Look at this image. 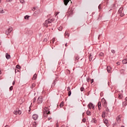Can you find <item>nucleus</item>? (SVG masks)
Instances as JSON below:
<instances>
[{"label": "nucleus", "instance_id": "nucleus-1", "mask_svg": "<svg viewBox=\"0 0 127 127\" xmlns=\"http://www.w3.org/2000/svg\"><path fill=\"white\" fill-rule=\"evenodd\" d=\"M73 11H74V9H72V8H69L66 13L67 16H72L73 14Z\"/></svg>", "mask_w": 127, "mask_h": 127}, {"label": "nucleus", "instance_id": "nucleus-2", "mask_svg": "<svg viewBox=\"0 0 127 127\" xmlns=\"http://www.w3.org/2000/svg\"><path fill=\"white\" fill-rule=\"evenodd\" d=\"M118 12L119 14H120V15L121 16V17L125 16V13H124V8L123 7L120 8Z\"/></svg>", "mask_w": 127, "mask_h": 127}, {"label": "nucleus", "instance_id": "nucleus-3", "mask_svg": "<svg viewBox=\"0 0 127 127\" xmlns=\"http://www.w3.org/2000/svg\"><path fill=\"white\" fill-rule=\"evenodd\" d=\"M12 27H10L6 31L5 34L6 35H10V33L12 32Z\"/></svg>", "mask_w": 127, "mask_h": 127}, {"label": "nucleus", "instance_id": "nucleus-4", "mask_svg": "<svg viewBox=\"0 0 127 127\" xmlns=\"http://www.w3.org/2000/svg\"><path fill=\"white\" fill-rule=\"evenodd\" d=\"M52 21H54V19H49L48 20H46L45 21V24L47 25V24H49V23H51V22H52Z\"/></svg>", "mask_w": 127, "mask_h": 127}, {"label": "nucleus", "instance_id": "nucleus-5", "mask_svg": "<svg viewBox=\"0 0 127 127\" xmlns=\"http://www.w3.org/2000/svg\"><path fill=\"white\" fill-rule=\"evenodd\" d=\"M38 104H42V96H39L37 100Z\"/></svg>", "mask_w": 127, "mask_h": 127}, {"label": "nucleus", "instance_id": "nucleus-6", "mask_svg": "<svg viewBox=\"0 0 127 127\" xmlns=\"http://www.w3.org/2000/svg\"><path fill=\"white\" fill-rule=\"evenodd\" d=\"M121 119H122V115H119L118 117H117L116 120L118 124L121 123Z\"/></svg>", "mask_w": 127, "mask_h": 127}, {"label": "nucleus", "instance_id": "nucleus-7", "mask_svg": "<svg viewBox=\"0 0 127 127\" xmlns=\"http://www.w3.org/2000/svg\"><path fill=\"white\" fill-rule=\"evenodd\" d=\"M103 122L106 124V127H109V126H110V124L108 123L109 121L107 119H104Z\"/></svg>", "mask_w": 127, "mask_h": 127}, {"label": "nucleus", "instance_id": "nucleus-8", "mask_svg": "<svg viewBox=\"0 0 127 127\" xmlns=\"http://www.w3.org/2000/svg\"><path fill=\"white\" fill-rule=\"evenodd\" d=\"M67 91H68L67 95L68 97H70V96H71V94H72V92H71V88H70V87H67Z\"/></svg>", "mask_w": 127, "mask_h": 127}, {"label": "nucleus", "instance_id": "nucleus-9", "mask_svg": "<svg viewBox=\"0 0 127 127\" xmlns=\"http://www.w3.org/2000/svg\"><path fill=\"white\" fill-rule=\"evenodd\" d=\"M32 119H33V120L35 121L38 119V115H37V114H34L32 116Z\"/></svg>", "mask_w": 127, "mask_h": 127}, {"label": "nucleus", "instance_id": "nucleus-10", "mask_svg": "<svg viewBox=\"0 0 127 127\" xmlns=\"http://www.w3.org/2000/svg\"><path fill=\"white\" fill-rule=\"evenodd\" d=\"M88 107L89 109H91V108H92V109H94V108H95V107L94 106V105H93L92 103H90L88 105Z\"/></svg>", "mask_w": 127, "mask_h": 127}, {"label": "nucleus", "instance_id": "nucleus-11", "mask_svg": "<svg viewBox=\"0 0 127 127\" xmlns=\"http://www.w3.org/2000/svg\"><path fill=\"white\" fill-rule=\"evenodd\" d=\"M70 1H71V0H63L64 5H67V4H68V2Z\"/></svg>", "mask_w": 127, "mask_h": 127}, {"label": "nucleus", "instance_id": "nucleus-12", "mask_svg": "<svg viewBox=\"0 0 127 127\" xmlns=\"http://www.w3.org/2000/svg\"><path fill=\"white\" fill-rule=\"evenodd\" d=\"M98 56H99L100 58H102V57H104L105 55L103 52H100L98 54Z\"/></svg>", "mask_w": 127, "mask_h": 127}, {"label": "nucleus", "instance_id": "nucleus-13", "mask_svg": "<svg viewBox=\"0 0 127 127\" xmlns=\"http://www.w3.org/2000/svg\"><path fill=\"white\" fill-rule=\"evenodd\" d=\"M5 57L6 59H10V55H9V54H8V53H6L5 55Z\"/></svg>", "mask_w": 127, "mask_h": 127}, {"label": "nucleus", "instance_id": "nucleus-14", "mask_svg": "<svg viewBox=\"0 0 127 127\" xmlns=\"http://www.w3.org/2000/svg\"><path fill=\"white\" fill-rule=\"evenodd\" d=\"M122 62H123V64H127V58L123 60Z\"/></svg>", "mask_w": 127, "mask_h": 127}, {"label": "nucleus", "instance_id": "nucleus-15", "mask_svg": "<svg viewBox=\"0 0 127 127\" xmlns=\"http://www.w3.org/2000/svg\"><path fill=\"white\" fill-rule=\"evenodd\" d=\"M56 84V79H55L53 81V83L52 84V87H54V86H55Z\"/></svg>", "mask_w": 127, "mask_h": 127}, {"label": "nucleus", "instance_id": "nucleus-16", "mask_svg": "<svg viewBox=\"0 0 127 127\" xmlns=\"http://www.w3.org/2000/svg\"><path fill=\"white\" fill-rule=\"evenodd\" d=\"M127 97L125 98V102H123V105H124V106H127Z\"/></svg>", "mask_w": 127, "mask_h": 127}, {"label": "nucleus", "instance_id": "nucleus-17", "mask_svg": "<svg viewBox=\"0 0 127 127\" xmlns=\"http://www.w3.org/2000/svg\"><path fill=\"white\" fill-rule=\"evenodd\" d=\"M36 78H37V75L36 74H35L33 75V77L32 78V80H35V79H36Z\"/></svg>", "mask_w": 127, "mask_h": 127}, {"label": "nucleus", "instance_id": "nucleus-18", "mask_svg": "<svg viewBox=\"0 0 127 127\" xmlns=\"http://www.w3.org/2000/svg\"><path fill=\"white\" fill-rule=\"evenodd\" d=\"M18 109H17L16 111H14V115H17V114H18Z\"/></svg>", "mask_w": 127, "mask_h": 127}, {"label": "nucleus", "instance_id": "nucleus-19", "mask_svg": "<svg viewBox=\"0 0 127 127\" xmlns=\"http://www.w3.org/2000/svg\"><path fill=\"white\" fill-rule=\"evenodd\" d=\"M91 112H90L89 111H87L86 112V114L87 115V116H91Z\"/></svg>", "mask_w": 127, "mask_h": 127}, {"label": "nucleus", "instance_id": "nucleus-20", "mask_svg": "<svg viewBox=\"0 0 127 127\" xmlns=\"http://www.w3.org/2000/svg\"><path fill=\"white\" fill-rule=\"evenodd\" d=\"M105 114H106V112L103 111V112H102V118H105Z\"/></svg>", "mask_w": 127, "mask_h": 127}, {"label": "nucleus", "instance_id": "nucleus-21", "mask_svg": "<svg viewBox=\"0 0 127 127\" xmlns=\"http://www.w3.org/2000/svg\"><path fill=\"white\" fill-rule=\"evenodd\" d=\"M63 29V27H62V26H61L58 28V30H59V31H62Z\"/></svg>", "mask_w": 127, "mask_h": 127}, {"label": "nucleus", "instance_id": "nucleus-22", "mask_svg": "<svg viewBox=\"0 0 127 127\" xmlns=\"http://www.w3.org/2000/svg\"><path fill=\"white\" fill-rule=\"evenodd\" d=\"M98 8H99V10H101V9H102V4H100L99 5Z\"/></svg>", "mask_w": 127, "mask_h": 127}, {"label": "nucleus", "instance_id": "nucleus-23", "mask_svg": "<svg viewBox=\"0 0 127 127\" xmlns=\"http://www.w3.org/2000/svg\"><path fill=\"white\" fill-rule=\"evenodd\" d=\"M34 87H35V83H33V84H32V86H31V89L34 88Z\"/></svg>", "mask_w": 127, "mask_h": 127}, {"label": "nucleus", "instance_id": "nucleus-24", "mask_svg": "<svg viewBox=\"0 0 127 127\" xmlns=\"http://www.w3.org/2000/svg\"><path fill=\"white\" fill-rule=\"evenodd\" d=\"M16 68H17V69H20L21 67H20V65H19V64H17V65H16Z\"/></svg>", "mask_w": 127, "mask_h": 127}, {"label": "nucleus", "instance_id": "nucleus-25", "mask_svg": "<svg viewBox=\"0 0 127 127\" xmlns=\"http://www.w3.org/2000/svg\"><path fill=\"white\" fill-rule=\"evenodd\" d=\"M90 79H91V78H90L89 76H88V77H87V78H86V81H87V82H88V83H89V82H90Z\"/></svg>", "mask_w": 127, "mask_h": 127}, {"label": "nucleus", "instance_id": "nucleus-26", "mask_svg": "<svg viewBox=\"0 0 127 127\" xmlns=\"http://www.w3.org/2000/svg\"><path fill=\"white\" fill-rule=\"evenodd\" d=\"M98 107H102V105L101 104V102H99L97 104Z\"/></svg>", "mask_w": 127, "mask_h": 127}, {"label": "nucleus", "instance_id": "nucleus-27", "mask_svg": "<svg viewBox=\"0 0 127 127\" xmlns=\"http://www.w3.org/2000/svg\"><path fill=\"white\" fill-rule=\"evenodd\" d=\"M107 69L108 72H110V69H111V67L108 66L107 67Z\"/></svg>", "mask_w": 127, "mask_h": 127}, {"label": "nucleus", "instance_id": "nucleus-28", "mask_svg": "<svg viewBox=\"0 0 127 127\" xmlns=\"http://www.w3.org/2000/svg\"><path fill=\"white\" fill-rule=\"evenodd\" d=\"M65 35H66L68 37H69V33H68L67 32V31H65Z\"/></svg>", "mask_w": 127, "mask_h": 127}, {"label": "nucleus", "instance_id": "nucleus-29", "mask_svg": "<svg viewBox=\"0 0 127 127\" xmlns=\"http://www.w3.org/2000/svg\"><path fill=\"white\" fill-rule=\"evenodd\" d=\"M18 115H21V111L18 109Z\"/></svg>", "mask_w": 127, "mask_h": 127}, {"label": "nucleus", "instance_id": "nucleus-30", "mask_svg": "<svg viewBox=\"0 0 127 127\" xmlns=\"http://www.w3.org/2000/svg\"><path fill=\"white\" fill-rule=\"evenodd\" d=\"M118 98L119 99H122L123 98V95H122V94H119Z\"/></svg>", "mask_w": 127, "mask_h": 127}, {"label": "nucleus", "instance_id": "nucleus-31", "mask_svg": "<svg viewBox=\"0 0 127 127\" xmlns=\"http://www.w3.org/2000/svg\"><path fill=\"white\" fill-rule=\"evenodd\" d=\"M0 13H4V10L0 9Z\"/></svg>", "mask_w": 127, "mask_h": 127}, {"label": "nucleus", "instance_id": "nucleus-32", "mask_svg": "<svg viewBox=\"0 0 127 127\" xmlns=\"http://www.w3.org/2000/svg\"><path fill=\"white\" fill-rule=\"evenodd\" d=\"M89 61H92V55H90L89 57Z\"/></svg>", "mask_w": 127, "mask_h": 127}, {"label": "nucleus", "instance_id": "nucleus-33", "mask_svg": "<svg viewBox=\"0 0 127 127\" xmlns=\"http://www.w3.org/2000/svg\"><path fill=\"white\" fill-rule=\"evenodd\" d=\"M25 19H28V18H29V17L28 16V15H26L24 17Z\"/></svg>", "mask_w": 127, "mask_h": 127}, {"label": "nucleus", "instance_id": "nucleus-34", "mask_svg": "<svg viewBox=\"0 0 127 127\" xmlns=\"http://www.w3.org/2000/svg\"><path fill=\"white\" fill-rule=\"evenodd\" d=\"M111 52L112 53H113V54H115V53H116V51L114 50H111Z\"/></svg>", "mask_w": 127, "mask_h": 127}, {"label": "nucleus", "instance_id": "nucleus-35", "mask_svg": "<svg viewBox=\"0 0 127 127\" xmlns=\"http://www.w3.org/2000/svg\"><path fill=\"white\" fill-rule=\"evenodd\" d=\"M84 90H85V88H84L83 87H82L81 88H80V91L81 92H83V91H84Z\"/></svg>", "mask_w": 127, "mask_h": 127}, {"label": "nucleus", "instance_id": "nucleus-36", "mask_svg": "<svg viewBox=\"0 0 127 127\" xmlns=\"http://www.w3.org/2000/svg\"><path fill=\"white\" fill-rule=\"evenodd\" d=\"M75 61H78V60H79V57H75Z\"/></svg>", "mask_w": 127, "mask_h": 127}, {"label": "nucleus", "instance_id": "nucleus-37", "mask_svg": "<svg viewBox=\"0 0 127 127\" xmlns=\"http://www.w3.org/2000/svg\"><path fill=\"white\" fill-rule=\"evenodd\" d=\"M101 101H104L105 102H104V104H107V102H106V100H105V98H102V99H101Z\"/></svg>", "mask_w": 127, "mask_h": 127}, {"label": "nucleus", "instance_id": "nucleus-38", "mask_svg": "<svg viewBox=\"0 0 127 127\" xmlns=\"http://www.w3.org/2000/svg\"><path fill=\"white\" fill-rule=\"evenodd\" d=\"M36 101V97H34L33 100V103H35Z\"/></svg>", "mask_w": 127, "mask_h": 127}, {"label": "nucleus", "instance_id": "nucleus-39", "mask_svg": "<svg viewBox=\"0 0 127 127\" xmlns=\"http://www.w3.org/2000/svg\"><path fill=\"white\" fill-rule=\"evenodd\" d=\"M83 123H86V118H83L82 119Z\"/></svg>", "mask_w": 127, "mask_h": 127}, {"label": "nucleus", "instance_id": "nucleus-40", "mask_svg": "<svg viewBox=\"0 0 127 127\" xmlns=\"http://www.w3.org/2000/svg\"><path fill=\"white\" fill-rule=\"evenodd\" d=\"M63 106H64V105H63V103H61L60 104V108H62Z\"/></svg>", "mask_w": 127, "mask_h": 127}, {"label": "nucleus", "instance_id": "nucleus-41", "mask_svg": "<svg viewBox=\"0 0 127 127\" xmlns=\"http://www.w3.org/2000/svg\"><path fill=\"white\" fill-rule=\"evenodd\" d=\"M20 2L21 3H23V2H24V0H20Z\"/></svg>", "mask_w": 127, "mask_h": 127}, {"label": "nucleus", "instance_id": "nucleus-42", "mask_svg": "<svg viewBox=\"0 0 127 127\" xmlns=\"http://www.w3.org/2000/svg\"><path fill=\"white\" fill-rule=\"evenodd\" d=\"M12 89H13V86L10 87V88H9L10 91H12Z\"/></svg>", "mask_w": 127, "mask_h": 127}, {"label": "nucleus", "instance_id": "nucleus-43", "mask_svg": "<svg viewBox=\"0 0 127 127\" xmlns=\"http://www.w3.org/2000/svg\"><path fill=\"white\" fill-rule=\"evenodd\" d=\"M44 42H47V38H45L43 40Z\"/></svg>", "mask_w": 127, "mask_h": 127}, {"label": "nucleus", "instance_id": "nucleus-44", "mask_svg": "<svg viewBox=\"0 0 127 127\" xmlns=\"http://www.w3.org/2000/svg\"><path fill=\"white\" fill-rule=\"evenodd\" d=\"M55 40H56V38H53V43H54V42L55 41Z\"/></svg>", "mask_w": 127, "mask_h": 127}, {"label": "nucleus", "instance_id": "nucleus-45", "mask_svg": "<svg viewBox=\"0 0 127 127\" xmlns=\"http://www.w3.org/2000/svg\"><path fill=\"white\" fill-rule=\"evenodd\" d=\"M7 2H10V1H12V0H6Z\"/></svg>", "mask_w": 127, "mask_h": 127}, {"label": "nucleus", "instance_id": "nucleus-46", "mask_svg": "<svg viewBox=\"0 0 127 127\" xmlns=\"http://www.w3.org/2000/svg\"><path fill=\"white\" fill-rule=\"evenodd\" d=\"M90 81H91V84H92V83H94V79H91Z\"/></svg>", "mask_w": 127, "mask_h": 127}, {"label": "nucleus", "instance_id": "nucleus-47", "mask_svg": "<svg viewBox=\"0 0 127 127\" xmlns=\"http://www.w3.org/2000/svg\"><path fill=\"white\" fill-rule=\"evenodd\" d=\"M47 115H50V111H47Z\"/></svg>", "mask_w": 127, "mask_h": 127}, {"label": "nucleus", "instance_id": "nucleus-48", "mask_svg": "<svg viewBox=\"0 0 127 127\" xmlns=\"http://www.w3.org/2000/svg\"><path fill=\"white\" fill-rule=\"evenodd\" d=\"M55 14V16H57V15L59 14V12H56Z\"/></svg>", "mask_w": 127, "mask_h": 127}, {"label": "nucleus", "instance_id": "nucleus-49", "mask_svg": "<svg viewBox=\"0 0 127 127\" xmlns=\"http://www.w3.org/2000/svg\"><path fill=\"white\" fill-rule=\"evenodd\" d=\"M103 95H104V94H103V92H102L100 93V96H101V97H103Z\"/></svg>", "mask_w": 127, "mask_h": 127}, {"label": "nucleus", "instance_id": "nucleus-50", "mask_svg": "<svg viewBox=\"0 0 127 127\" xmlns=\"http://www.w3.org/2000/svg\"><path fill=\"white\" fill-rule=\"evenodd\" d=\"M106 112H109V111H110V110L109 109V108H107L106 109Z\"/></svg>", "mask_w": 127, "mask_h": 127}, {"label": "nucleus", "instance_id": "nucleus-51", "mask_svg": "<svg viewBox=\"0 0 127 127\" xmlns=\"http://www.w3.org/2000/svg\"><path fill=\"white\" fill-rule=\"evenodd\" d=\"M121 73H124V69H122L121 70Z\"/></svg>", "mask_w": 127, "mask_h": 127}, {"label": "nucleus", "instance_id": "nucleus-52", "mask_svg": "<svg viewBox=\"0 0 127 127\" xmlns=\"http://www.w3.org/2000/svg\"><path fill=\"white\" fill-rule=\"evenodd\" d=\"M99 111H101V107H98Z\"/></svg>", "mask_w": 127, "mask_h": 127}, {"label": "nucleus", "instance_id": "nucleus-53", "mask_svg": "<svg viewBox=\"0 0 127 127\" xmlns=\"http://www.w3.org/2000/svg\"><path fill=\"white\" fill-rule=\"evenodd\" d=\"M33 8H34V9L35 10H36V9H37V7H34Z\"/></svg>", "mask_w": 127, "mask_h": 127}, {"label": "nucleus", "instance_id": "nucleus-54", "mask_svg": "<svg viewBox=\"0 0 127 127\" xmlns=\"http://www.w3.org/2000/svg\"><path fill=\"white\" fill-rule=\"evenodd\" d=\"M15 84V81H13L12 85H14Z\"/></svg>", "mask_w": 127, "mask_h": 127}, {"label": "nucleus", "instance_id": "nucleus-55", "mask_svg": "<svg viewBox=\"0 0 127 127\" xmlns=\"http://www.w3.org/2000/svg\"><path fill=\"white\" fill-rule=\"evenodd\" d=\"M29 114H30V111H31V109H30V107H29Z\"/></svg>", "mask_w": 127, "mask_h": 127}, {"label": "nucleus", "instance_id": "nucleus-56", "mask_svg": "<svg viewBox=\"0 0 127 127\" xmlns=\"http://www.w3.org/2000/svg\"><path fill=\"white\" fill-rule=\"evenodd\" d=\"M32 10L33 11H34V10H35L34 9V8H32Z\"/></svg>", "mask_w": 127, "mask_h": 127}, {"label": "nucleus", "instance_id": "nucleus-57", "mask_svg": "<svg viewBox=\"0 0 127 127\" xmlns=\"http://www.w3.org/2000/svg\"><path fill=\"white\" fill-rule=\"evenodd\" d=\"M0 74H1V68H0Z\"/></svg>", "mask_w": 127, "mask_h": 127}, {"label": "nucleus", "instance_id": "nucleus-58", "mask_svg": "<svg viewBox=\"0 0 127 127\" xmlns=\"http://www.w3.org/2000/svg\"><path fill=\"white\" fill-rule=\"evenodd\" d=\"M56 127H59V125H58V124H57V126Z\"/></svg>", "mask_w": 127, "mask_h": 127}, {"label": "nucleus", "instance_id": "nucleus-59", "mask_svg": "<svg viewBox=\"0 0 127 127\" xmlns=\"http://www.w3.org/2000/svg\"><path fill=\"white\" fill-rule=\"evenodd\" d=\"M65 47H67V43H66L65 44Z\"/></svg>", "mask_w": 127, "mask_h": 127}, {"label": "nucleus", "instance_id": "nucleus-60", "mask_svg": "<svg viewBox=\"0 0 127 127\" xmlns=\"http://www.w3.org/2000/svg\"><path fill=\"white\" fill-rule=\"evenodd\" d=\"M84 114H85V113H83V114H82L83 117H84Z\"/></svg>", "mask_w": 127, "mask_h": 127}, {"label": "nucleus", "instance_id": "nucleus-61", "mask_svg": "<svg viewBox=\"0 0 127 127\" xmlns=\"http://www.w3.org/2000/svg\"><path fill=\"white\" fill-rule=\"evenodd\" d=\"M5 127H8V126H6Z\"/></svg>", "mask_w": 127, "mask_h": 127}, {"label": "nucleus", "instance_id": "nucleus-62", "mask_svg": "<svg viewBox=\"0 0 127 127\" xmlns=\"http://www.w3.org/2000/svg\"><path fill=\"white\" fill-rule=\"evenodd\" d=\"M52 49H54V47H52Z\"/></svg>", "mask_w": 127, "mask_h": 127}, {"label": "nucleus", "instance_id": "nucleus-63", "mask_svg": "<svg viewBox=\"0 0 127 127\" xmlns=\"http://www.w3.org/2000/svg\"><path fill=\"white\" fill-rule=\"evenodd\" d=\"M116 64H119V63H118V62H117V63H116Z\"/></svg>", "mask_w": 127, "mask_h": 127}, {"label": "nucleus", "instance_id": "nucleus-64", "mask_svg": "<svg viewBox=\"0 0 127 127\" xmlns=\"http://www.w3.org/2000/svg\"><path fill=\"white\" fill-rule=\"evenodd\" d=\"M49 120H50V118H48Z\"/></svg>", "mask_w": 127, "mask_h": 127}]
</instances>
